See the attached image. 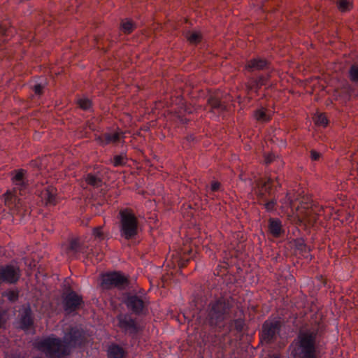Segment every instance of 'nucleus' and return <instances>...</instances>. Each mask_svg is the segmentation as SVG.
I'll return each mask as SVG.
<instances>
[{"label":"nucleus","instance_id":"1","mask_svg":"<svg viewBox=\"0 0 358 358\" xmlns=\"http://www.w3.org/2000/svg\"><path fill=\"white\" fill-rule=\"evenodd\" d=\"M86 340L83 331L74 327L64 336V341L54 336H49L36 342L35 347L49 358H65L73 348L80 346Z\"/></svg>","mask_w":358,"mask_h":358},{"label":"nucleus","instance_id":"2","mask_svg":"<svg viewBox=\"0 0 358 358\" xmlns=\"http://www.w3.org/2000/svg\"><path fill=\"white\" fill-rule=\"evenodd\" d=\"M318 345L317 330L300 331L289 345L290 358H317Z\"/></svg>","mask_w":358,"mask_h":358},{"label":"nucleus","instance_id":"3","mask_svg":"<svg viewBox=\"0 0 358 358\" xmlns=\"http://www.w3.org/2000/svg\"><path fill=\"white\" fill-rule=\"evenodd\" d=\"M232 305L229 299L219 298L212 301L208 307L206 320L210 326L224 327L225 320L230 317Z\"/></svg>","mask_w":358,"mask_h":358},{"label":"nucleus","instance_id":"4","mask_svg":"<svg viewBox=\"0 0 358 358\" xmlns=\"http://www.w3.org/2000/svg\"><path fill=\"white\" fill-rule=\"evenodd\" d=\"M120 232L126 240L135 238L138 232V220L133 210L124 208L120 210Z\"/></svg>","mask_w":358,"mask_h":358},{"label":"nucleus","instance_id":"5","mask_svg":"<svg viewBox=\"0 0 358 358\" xmlns=\"http://www.w3.org/2000/svg\"><path fill=\"white\" fill-rule=\"evenodd\" d=\"M15 185L12 192H7L4 195L5 204L10 208L20 209L22 206L20 196L21 195L22 184V171L18 170L13 178Z\"/></svg>","mask_w":358,"mask_h":358},{"label":"nucleus","instance_id":"6","mask_svg":"<svg viewBox=\"0 0 358 358\" xmlns=\"http://www.w3.org/2000/svg\"><path fill=\"white\" fill-rule=\"evenodd\" d=\"M129 285L127 277L120 272H111L101 275V287L104 289H124Z\"/></svg>","mask_w":358,"mask_h":358},{"label":"nucleus","instance_id":"7","mask_svg":"<svg viewBox=\"0 0 358 358\" xmlns=\"http://www.w3.org/2000/svg\"><path fill=\"white\" fill-rule=\"evenodd\" d=\"M321 211H322V210L317 206L309 207L301 206L296 209V216L299 221L301 222L313 226L317 223Z\"/></svg>","mask_w":358,"mask_h":358},{"label":"nucleus","instance_id":"8","mask_svg":"<svg viewBox=\"0 0 358 358\" xmlns=\"http://www.w3.org/2000/svg\"><path fill=\"white\" fill-rule=\"evenodd\" d=\"M281 323L278 320H266L262 327L261 341L270 343L274 341L280 333Z\"/></svg>","mask_w":358,"mask_h":358},{"label":"nucleus","instance_id":"9","mask_svg":"<svg viewBox=\"0 0 358 358\" xmlns=\"http://www.w3.org/2000/svg\"><path fill=\"white\" fill-rule=\"evenodd\" d=\"M273 180L271 178H260L256 181V188L255 189L258 203L262 204L267 200V196L271 195Z\"/></svg>","mask_w":358,"mask_h":358},{"label":"nucleus","instance_id":"10","mask_svg":"<svg viewBox=\"0 0 358 358\" xmlns=\"http://www.w3.org/2000/svg\"><path fill=\"white\" fill-rule=\"evenodd\" d=\"M64 308L68 313L76 311L83 303V298L73 291H70L64 296Z\"/></svg>","mask_w":358,"mask_h":358},{"label":"nucleus","instance_id":"11","mask_svg":"<svg viewBox=\"0 0 358 358\" xmlns=\"http://www.w3.org/2000/svg\"><path fill=\"white\" fill-rule=\"evenodd\" d=\"M19 277V269H16L14 266H0V285L3 282H15Z\"/></svg>","mask_w":358,"mask_h":358},{"label":"nucleus","instance_id":"12","mask_svg":"<svg viewBox=\"0 0 358 358\" xmlns=\"http://www.w3.org/2000/svg\"><path fill=\"white\" fill-rule=\"evenodd\" d=\"M119 327L126 333L135 334L138 331V327L134 320L129 315H119L117 317Z\"/></svg>","mask_w":358,"mask_h":358},{"label":"nucleus","instance_id":"13","mask_svg":"<svg viewBox=\"0 0 358 358\" xmlns=\"http://www.w3.org/2000/svg\"><path fill=\"white\" fill-rule=\"evenodd\" d=\"M208 105L210 106V111L220 114L227 110V106L225 101L222 100L219 94L211 95L208 99Z\"/></svg>","mask_w":358,"mask_h":358},{"label":"nucleus","instance_id":"14","mask_svg":"<svg viewBox=\"0 0 358 358\" xmlns=\"http://www.w3.org/2000/svg\"><path fill=\"white\" fill-rule=\"evenodd\" d=\"M125 303L128 308L136 314L142 313L145 308V301L136 295L129 296Z\"/></svg>","mask_w":358,"mask_h":358},{"label":"nucleus","instance_id":"15","mask_svg":"<svg viewBox=\"0 0 358 358\" xmlns=\"http://www.w3.org/2000/svg\"><path fill=\"white\" fill-rule=\"evenodd\" d=\"M40 196L45 206H55L57 202L56 188L48 186L41 192Z\"/></svg>","mask_w":358,"mask_h":358},{"label":"nucleus","instance_id":"16","mask_svg":"<svg viewBox=\"0 0 358 358\" xmlns=\"http://www.w3.org/2000/svg\"><path fill=\"white\" fill-rule=\"evenodd\" d=\"M267 66L268 62L266 60L256 58L248 61L245 65V69L249 71H260L266 68Z\"/></svg>","mask_w":358,"mask_h":358},{"label":"nucleus","instance_id":"17","mask_svg":"<svg viewBox=\"0 0 358 358\" xmlns=\"http://www.w3.org/2000/svg\"><path fill=\"white\" fill-rule=\"evenodd\" d=\"M268 230L274 237H279L282 233L281 222L278 219L270 218L268 220Z\"/></svg>","mask_w":358,"mask_h":358},{"label":"nucleus","instance_id":"18","mask_svg":"<svg viewBox=\"0 0 358 358\" xmlns=\"http://www.w3.org/2000/svg\"><path fill=\"white\" fill-rule=\"evenodd\" d=\"M124 138V134L122 132H115L113 134H105L103 136V143H117L120 142Z\"/></svg>","mask_w":358,"mask_h":358},{"label":"nucleus","instance_id":"19","mask_svg":"<svg viewBox=\"0 0 358 358\" xmlns=\"http://www.w3.org/2000/svg\"><path fill=\"white\" fill-rule=\"evenodd\" d=\"M65 250L69 255H74L81 251V245L78 239H71L69 245L66 247Z\"/></svg>","mask_w":358,"mask_h":358},{"label":"nucleus","instance_id":"20","mask_svg":"<svg viewBox=\"0 0 358 358\" xmlns=\"http://www.w3.org/2000/svg\"><path fill=\"white\" fill-rule=\"evenodd\" d=\"M109 358H123L124 351L122 348L117 345H111L108 351Z\"/></svg>","mask_w":358,"mask_h":358},{"label":"nucleus","instance_id":"21","mask_svg":"<svg viewBox=\"0 0 358 358\" xmlns=\"http://www.w3.org/2000/svg\"><path fill=\"white\" fill-rule=\"evenodd\" d=\"M255 117L258 122H266L271 120V114L265 108H261L255 110Z\"/></svg>","mask_w":358,"mask_h":358},{"label":"nucleus","instance_id":"22","mask_svg":"<svg viewBox=\"0 0 358 358\" xmlns=\"http://www.w3.org/2000/svg\"><path fill=\"white\" fill-rule=\"evenodd\" d=\"M85 182L87 185L92 186L93 187H99L102 185V180L92 174H87L85 177Z\"/></svg>","mask_w":358,"mask_h":358},{"label":"nucleus","instance_id":"23","mask_svg":"<svg viewBox=\"0 0 358 358\" xmlns=\"http://www.w3.org/2000/svg\"><path fill=\"white\" fill-rule=\"evenodd\" d=\"M185 38L189 43L197 44L201 41L202 36L199 32L187 31L185 34Z\"/></svg>","mask_w":358,"mask_h":358},{"label":"nucleus","instance_id":"24","mask_svg":"<svg viewBox=\"0 0 358 358\" xmlns=\"http://www.w3.org/2000/svg\"><path fill=\"white\" fill-rule=\"evenodd\" d=\"M136 29L135 24L130 20L125 19L121 22V30L125 34H131Z\"/></svg>","mask_w":358,"mask_h":358},{"label":"nucleus","instance_id":"25","mask_svg":"<svg viewBox=\"0 0 358 358\" xmlns=\"http://www.w3.org/2000/svg\"><path fill=\"white\" fill-rule=\"evenodd\" d=\"M24 331L32 329L33 319L31 315L30 310H25L24 311Z\"/></svg>","mask_w":358,"mask_h":358},{"label":"nucleus","instance_id":"26","mask_svg":"<svg viewBox=\"0 0 358 358\" xmlns=\"http://www.w3.org/2000/svg\"><path fill=\"white\" fill-rule=\"evenodd\" d=\"M349 79L353 83L358 85V64H352L348 71Z\"/></svg>","mask_w":358,"mask_h":358},{"label":"nucleus","instance_id":"27","mask_svg":"<svg viewBox=\"0 0 358 358\" xmlns=\"http://www.w3.org/2000/svg\"><path fill=\"white\" fill-rule=\"evenodd\" d=\"M337 4L338 9L342 12L350 10L352 8L350 2L348 0H338Z\"/></svg>","mask_w":358,"mask_h":358},{"label":"nucleus","instance_id":"28","mask_svg":"<svg viewBox=\"0 0 358 358\" xmlns=\"http://www.w3.org/2000/svg\"><path fill=\"white\" fill-rule=\"evenodd\" d=\"M315 123L317 125L326 127L328 124V120L324 114H319L315 117Z\"/></svg>","mask_w":358,"mask_h":358},{"label":"nucleus","instance_id":"29","mask_svg":"<svg viewBox=\"0 0 358 358\" xmlns=\"http://www.w3.org/2000/svg\"><path fill=\"white\" fill-rule=\"evenodd\" d=\"M231 327H234L235 330H236L238 332H241L243 331L244 327V322L243 320L241 319L234 320L231 321L230 324Z\"/></svg>","mask_w":358,"mask_h":358},{"label":"nucleus","instance_id":"30","mask_svg":"<svg viewBox=\"0 0 358 358\" xmlns=\"http://www.w3.org/2000/svg\"><path fill=\"white\" fill-rule=\"evenodd\" d=\"M77 103L83 110H87L92 106V102L88 99H80L78 100Z\"/></svg>","mask_w":358,"mask_h":358},{"label":"nucleus","instance_id":"31","mask_svg":"<svg viewBox=\"0 0 358 358\" xmlns=\"http://www.w3.org/2000/svg\"><path fill=\"white\" fill-rule=\"evenodd\" d=\"M262 204L264 205L265 208L268 211H271V210H274L275 206L276 205V201H275V199H271V201H266L265 202H263Z\"/></svg>","mask_w":358,"mask_h":358},{"label":"nucleus","instance_id":"32","mask_svg":"<svg viewBox=\"0 0 358 358\" xmlns=\"http://www.w3.org/2000/svg\"><path fill=\"white\" fill-rule=\"evenodd\" d=\"M124 163V157L122 155L115 156L113 159V165L115 166H122Z\"/></svg>","mask_w":358,"mask_h":358},{"label":"nucleus","instance_id":"33","mask_svg":"<svg viewBox=\"0 0 358 358\" xmlns=\"http://www.w3.org/2000/svg\"><path fill=\"white\" fill-rule=\"evenodd\" d=\"M10 301H15L18 298V294L15 291H9L3 294Z\"/></svg>","mask_w":358,"mask_h":358},{"label":"nucleus","instance_id":"34","mask_svg":"<svg viewBox=\"0 0 358 358\" xmlns=\"http://www.w3.org/2000/svg\"><path fill=\"white\" fill-rule=\"evenodd\" d=\"M8 31L6 30L5 27L0 26V45L6 41Z\"/></svg>","mask_w":358,"mask_h":358},{"label":"nucleus","instance_id":"35","mask_svg":"<svg viewBox=\"0 0 358 358\" xmlns=\"http://www.w3.org/2000/svg\"><path fill=\"white\" fill-rule=\"evenodd\" d=\"M266 80H267V78L266 77H264V76L259 77L258 78V80H256L257 88L258 89V88L261 87L262 86L266 85Z\"/></svg>","mask_w":358,"mask_h":358},{"label":"nucleus","instance_id":"36","mask_svg":"<svg viewBox=\"0 0 358 358\" xmlns=\"http://www.w3.org/2000/svg\"><path fill=\"white\" fill-rule=\"evenodd\" d=\"M221 184L217 181H213L211 183L210 189L212 192H217L220 189Z\"/></svg>","mask_w":358,"mask_h":358},{"label":"nucleus","instance_id":"37","mask_svg":"<svg viewBox=\"0 0 358 358\" xmlns=\"http://www.w3.org/2000/svg\"><path fill=\"white\" fill-rule=\"evenodd\" d=\"M310 157L312 159V160H318L320 157V153L317 152L316 150H312L310 151Z\"/></svg>","mask_w":358,"mask_h":358},{"label":"nucleus","instance_id":"38","mask_svg":"<svg viewBox=\"0 0 358 358\" xmlns=\"http://www.w3.org/2000/svg\"><path fill=\"white\" fill-rule=\"evenodd\" d=\"M275 156L273 154H268L264 156V162L266 164H271L274 160Z\"/></svg>","mask_w":358,"mask_h":358},{"label":"nucleus","instance_id":"39","mask_svg":"<svg viewBox=\"0 0 358 358\" xmlns=\"http://www.w3.org/2000/svg\"><path fill=\"white\" fill-rule=\"evenodd\" d=\"M189 261V259L185 258V257H182L180 261H178V266L180 268H183L186 266L187 262Z\"/></svg>","mask_w":358,"mask_h":358},{"label":"nucleus","instance_id":"40","mask_svg":"<svg viewBox=\"0 0 358 358\" xmlns=\"http://www.w3.org/2000/svg\"><path fill=\"white\" fill-rule=\"evenodd\" d=\"M93 235L95 237L101 238L102 236V231L101 227H96L93 229Z\"/></svg>","mask_w":358,"mask_h":358},{"label":"nucleus","instance_id":"41","mask_svg":"<svg viewBox=\"0 0 358 358\" xmlns=\"http://www.w3.org/2000/svg\"><path fill=\"white\" fill-rule=\"evenodd\" d=\"M43 87L42 85H36L34 87V91L35 94L40 95L43 92Z\"/></svg>","mask_w":358,"mask_h":358},{"label":"nucleus","instance_id":"42","mask_svg":"<svg viewBox=\"0 0 358 358\" xmlns=\"http://www.w3.org/2000/svg\"><path fill=\"white\" fill-rule=\"evenodd\" d=\"M103 257V255L102 253L98 254V258L97 260H101Z\"/></svg>","mask_w":358,"mask_h":358},{"label":"nucleus","instance_id":"43","mask_svg":"<svg viewBox=\"0 0 358 358\" xmlns=\"http://www.w3.org/2000/svg\"><path fill=\"white\" fill-rule=\"evenodd\" d=\"M268 358H280V357L278 355H273L270 356Z\"/></svg>","mask_w":358,"mask_h":358},{"label":"nucleus","instance_id":"44","mask_svg":"<svg viewBox=\"0 0 358 358\" xmlns=\"http://www.w3.org/2000/svg\"><path fill=\"white\" fill-rule=\"evenodd\" d=\"M222 268L224 269L223 273H224V272L227 271V268L224 267H223Z\"/></svg>","mask_w":358,"mask_h":358},{"label":"nucleus","instance_id":"45","mask_svg":"<svg viewBox=\"0 0 358 358\" xmlns=\"http://www.w3.org/2000/svg\"><path fill=\"white\" fill-rule=\"evenodd\" d=\"M252 89V87H248V90H251Z\"/></svg>","mask_w":358,"mask_h":358}]
</instances>
